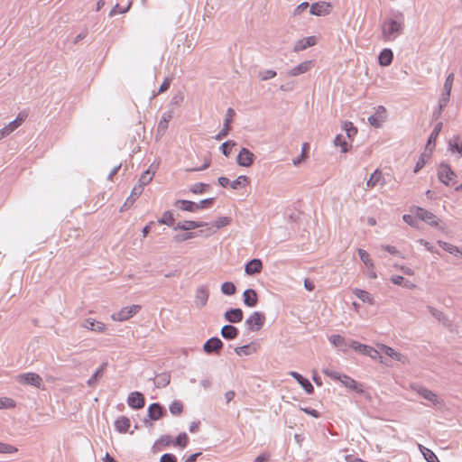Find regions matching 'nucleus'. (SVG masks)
Here are the masks:
<instances>
[{
    "label": "nucleus",
    "instance_id": "nucleus-5",
    "mask_svg": "<svg viewBox=\"0 0 462 462\" xmlns=\"http://www.w3.org/2000/svg\"><path fill=\"white\" fill-rule=\"evenodd\" d=\"M456 177L457 175L455 171L448 163H440L439 168L438 170V178L439 181H441L446 186H449L450 181L454 180Z\"/></svg>",
    "mask_w": 462,
    "mask_h": 462
},
{
    "label": "nucleus",
    "instance_id": "nucleus-9",
    "mask_svg": "<svg viewBox=\"0 0 462 462\" xmlns=\"http://www.w3.org/2000/svg\"><path fill=\"white\" fill-rule=\"evenodd\" d=\"M255 159V155L247 148H242L236 157V162L242 167H250Z\"/></svg>",
    "mask_w": 462,
    "mask_h": 462
},
{
    "label": "nucleus",
    "instance_id": "nucleus-30",
    "mask_svg": "<svg viewBox=\"0 0 462 462\" xmlns=\"http://www.w3.org/2000/svg\"><path fill=\"white\" fill-rule=\"evenodd\" d=\"M131 425L130 420L125 416H120L115 421V428L120 433H125L128 431Z\"/></svg>",
    "mask_w": 462,
    "mask_h": 462
},
{
    "label": "nucleus",
    "instance_id": "nucleus-56",
    "mask_svg": "<svg viewBox=\"0 0 462 462\" xmlns=\"http://www.w3.org/2000/svg\"><path fill=\"white\" fill-rule=\"evenodd\" d=\"M236 143L235 141H232V140H228V141H226L224 142L221 146H220V150L222 152V153L225 155V156H229L230 153H231V149L233 146H236Z\"/></svg>",
    "mask_w": 462,
    "mask_h": 462
},
{
    "label": "nucleus",
    "instance_id": "nucleus-51",
    "mask_svg": "<svg viewBox=\"0 0 462 462\" xmlns=\"http://www.w3.org/2000/svg\"><path fill=\"white\" fill-rule=\"evenodd\" d=\"M420 448L423 454L424 458L428 462H439L437 456L435 455V453L432 450H430V448H427L425 447H422V446H420Z\"/></svg>",
    "mask_w": 462,
    "mask_h": 462
},
{
    "label": "nucleus",
    "instance_id": "nucleus-10",
    "mask_svg": "<svg viewBox=\"0 0 462 462\" xmlns=\"http://www.w3.org/2000/svg\"><path fill=\"white\" fill-rule=\"evenodd\" d=\"M331 5L327 2H318L314 3L310 6V13L312 15L316 16H325L330 14L331 12Z\"/></svg>",
    "mask_w": 462,
    "mask_h": 462
},
{
    "label": "nucleus",
    "instance_id": "nucleus-46",
    "mask_svg": "<svg viewBox=\"0 0 462 462\" xmlns=\"http://www.w3.org/2000/svg\"><path fill=\"white\" fill-rule=\"evenodd\" d=\"M438 245L442 248L444 249L445 251L448 252L449 254H457L458 253H460V248L454 245H451L449 243H447V242H444V241H441V240H439L438 241Z\"/></svg>",
    "mask_w": 462,
    "mask_h": 462
},
{
    "label": "nucleus",
    "instance_id": "nucleus-39",
    "mask_svg": "<svg viewBox=\"0 0 462 462\" xmlns=\"http://www.w3.org/2000/svg\"><path fill=\"white\" fill-rule=\"evenodd\" d=\"M172 118V113L171 111H167L163 113L162 119L158 124V131L164 132L168 128V123Z\"/></svg>",
    "mask_w": 462,
    "mask_h": 462
},
{
    "label": "nucleus",
    "instance_id": "nucleus-29",
    "mask_svg": "<svg viewBox=\"0 0 462 462\" xmlns=\"http://www.w3.org/2000/svg\"><path fill=\"white\" fill-rule=\"evenodd\" d=\"M175 205L181 210L189 211V212H196L199 210V207L196 202L186 200V199H179L176 201Z\"/></svg>",
    "mask_w": 462,
    "mask_h": 462
},
{
    "label": "nucleus",
    "instance_id": "nucleus-52",
    "mask_svg": "<svg viewBox=\"0 0 462 462\" xmlns=\"http://www.w3.org/2000/svg\"><path fill=\"white\" fill-rule=\"evenodd\" d=\"M169 409L172 415L178 416L183 411V404L180 401H174L171 403Z\"/></svg>",
    "mask_w": 462,
    "mask_h": 462
},
{
    "label": "nucleus",
    "instance_id": "nucleus-2",
    "mask_svg": "<svg viewBox=\"0 0 462 462\" xmlns=\"http://www.w3.org/2000/svg\"><path fill=\"white\" fill-rule=\"evenodd\" d=\"M265 322V316L263 313L259 311H254L252 315H250L245 325L249 331H258L260 330Z\"/></svg>",
    "mask_w": 462,
    "mask_h": 462
},
{
    "label": "nucleus",
    "instance_id": "nucleus-8",
    "mask_svg": "<svg viewBox=\"0 0 462 462\" xmlns=\"http://www.w3.org/2000/svg\"><path fill=\"white\" fill-rule=\"evenodd\" d=\"M236 113L235 110L231 107H229L226 110V118L224 120L223 128L221 131L215 136L216 140H222L226 136L228 135L230 130H231V122L233 120V117L235 116Z\"/></svg>",
    "mask_w": 462,
    "mask_h": 462
},
{
    "label": "nucleus",
    "instance_id": "nucleus-12",
    "mask_svg": "<svg viewBox=\"0 0 462 462\" xmlns=\"http://www.w3.org/2000/svg\"><path fill=\"white\" fill-rule=\"evenodd\" d=\"M222 348L223 342L217 337L208 339L203 345V350L207 354H219Z\"/></svg>",
    "mask_w": 462,
    "mask_h": 462
},
{
    "label": "nucleus",
    "instance_id": "nucleus-62",
    "mask_svg": "<svg viewBox=\"0 0 462 462\" xmlns=\"http://www.w3.org/2000/svg\"><path fill=\"white\" fill-rule=\"evenodd\" d=\"M453 81H454V73H450L446 78L444 87H443V91L450 93L451 89H452Z\"/></svg>",
    "mask_w": 462,
    "mask_h": 462
},
{
    "label": "nucleus",
    "instance_id": "nucleus-24",
    "mask_svg": "<svg viewBox=\"0 0 462 462\" xmlns=\"http://www.w3.org/2000/svg\"><path fill=\"white\" fill-rule=\"evenodd\" d=\"M81 327L96 332H103L106 328L104 323L97 321L91 318L86 319Z\"/></svg>",
    "mask_w": 462,
    "mask_h": 462
},
{
    "label": "nucleus",
    "instance_id": "nucleus-36",
    "mask_svg": "<svg viewBox=\"0 0 462 462\" xmlns=\"http://www.w3.org/2000/svg\"><path fill=\"white\" fill-rule=\"evenodd\" d=\"M235 352L238 356H242V355L249 356V355H252L253 353L256 352V347H255L254 344H253V343L247 344V345H244L242 346L236 347Z\"/></svg>",
    "mask_w": 462,
    "mask_h": 462
},
{
    "label": "nucleus",
    "instance_id": "nucleus-38",
    "mask_svg": "<svg viewBox=\"0 0 462 462\" xmlns=\"http://www.w3.org/2000/svg\"><path fill=\"white\" fill-rule=\"evenodd\" d=\"M450 97V93L443 91L441 97L439 101V110L437 113H434V117H439L442 112V110L447 106Z\"/></svg>",
    "mask_w": 462,
    "mask_h": 462
},
{
    "label": "nucleus",
    "instance_id": "nucleus-48",
    "mask_svg": "<svg viewBox=\"0 0 462 462\" xmlns=\"http://www.w3.org/2000/svg\"><path fill=\"white\" fill-rule=\"evenodd\" d=\"M143 188H142V185H135L133 189H132V192L130 194V196L127 198L125 205H126L127 203H134V200L140 197V195L143 193Z\"/></svg>",
    "mask_w": 462,
    "mask_h": 462
},
{
    "label": "nucleus",
    "instance_id": "nucleus-53",
    "mask_svg": "<svg viewBox=\"0 0 462 462\" xmlns=\"http://www.w3.org/2000/svg\"><path fill=\"white\" fill-rule=\"evenodd\" d=\"M189 443V437L185 432L180 433L175 440L173 441V444L175 446H179L180 448H186Z\"/></svg>",
    "mask_w": 462,
    "mask_h": 462
},
{
    "label": "nucleus",
    "instance_id": "nucleus-20",
    "mask_svg": "<svg viewBox=\"0 0 462 462\" xmlns=\"http://www.w3.org/2000/svg\"><path fill=\"white\" fill-rule=\"evenodd\" d=\"M341 383L345 387H346V388H348V389H350V390H352V391H354V392H356L357 393L361 394V393H364L363 384L357 383L356 380H354L353 378H351L350 376H348L346 374H344V376L342 378V381H341Z\"/></svg>",
    "mask_w": 462,
    "mask_h": 462
},
{
    "label": "nucleus",
    "instance_id": "nucleus-50",
    "mask_svg": "<svg viewBox=\"0 0 462 462\" xmlns=\"http://www.w3.org/2000/svg\"><path fill=\"white\" fill-rule=\"evenodd\" d=\"M236 291L235 284L231 282H225L221 285V292L225 295H234Z\"/></svg>",
    "mask_w": 462,
    "mask_h": 462
},
{
    "label": "nucleus",
    "instance_id": "nucleus-33",
    "mask_svg": "<svg viewBox=\"0 0 462 462\" xmlns=\"http://www.w3.org/2000/svg\"><path fill=\"white\" fill-rule=\"evenodd\" d=\"M441 128H442V123L437 124L428 138L426 149H430V152L432 151V149L435 146L436 139L439 136V132L441 131Z\"/></svg>",
    "mask_w": 462,
    "mask_h": 462
},
{
    "label": "nucleus",
    "instance_id": "nucleus-18",
    "mask_svg": "<svg viewBox=\"0 0 462 462\" xmlns=\"http://www.w3.org/2000/svg\"><path fill=\"white\" fill-rule=\"evenodd\" d=\"M166 414V410L158 402H153L148 407V416L152 420H157Z\"/></svg>",
    "mask_w": 462,
    "mask_h": 462
},
{
    "label": "nucleus",
    "instance_id": "nucleus-34",
    "mask_svg": "<svg viewBox=\"0 0 462 462\" xmlns=\"http://www.w3.org/2000/svg\"><path fill=\"white\" fill-rule=\"evenodd\" d=\"M353 292L363 302H366V303H369L371 305L374 304V298L372 297V295L368 291L356 288V289H355L353 291Z\"/></svg>",
    "mask_w": 462,
    "mask_h": 462
},
{
    "label": "nucleus",
    "instance_id": "nucleus-49",
    "mask_svg": "<svg viewBox=\"0 0 462 462\" xmlns=\"http://www.w3.org/2000/svg\"><path fill=\"white\" fill-rule=\"evenodd\" d=\"M15 129H17L16 123H9L5 127L0 129V140L10 135Z\"/></svg>",
    "mask_w": 462,
    "mask_h": 462
},
{
    "label": "nucleus",
    "instance_id": "nucleus-42",
    "mask_svg": "<svg viewBox=\"0 0 462 462\" xmlns=\"http://www.w3.org/2000/svg\"><path fill=\"white\" fill-rule=\"evenodd\" d=\"M310 150V144L308 143H303L301 146V152L300 153V156L293 159L292 162L293 165L298 166L301 163L303 160H305L308 157V152Z\"/></svg>",
    "mask_w": 462,
    "mask_h": 462
},
{
    "label": "nucleus",
    "instance_id": "nucleus-32",
    "mask_svg": "<svg viewBox=\"0 0 462 462\" xmlns=\"http://www.w3.org/2000/svg\"><path fill=\"white\" fill-rule=\"evenodd\" d=\"M107 366V363H103L100 367L93 374V375L88 380L87 383L89 387H94L103 376L104 372Z\"/></svg>",
    "mask_w": 462,
    "mask_h": 462
},
{
    "label": "nucleus",
    "instance_id": "nucleus-60",
    "mask_svg": "<svg viewBox=\"0 0 462 462\" xmlns=\"http://www.w3.org/2000/svg\"><path fill=\"white\" fill-rule=\"evenodd\" d=\"M15 407V402L7 397H0V409H11Z\"/></svg>",
    "mask_w": 462,
    "mask_h": 462
},
{
    "label": "nucleus",
    "instance_id": "nucleus-35",
    "mask_svg": "<svg viewBox=\"0 0 462 462\" xmlns=\"http://www.w3.org/2000/svg\"><path fill=\"white\" fill-rule=\"evenodd\" d=\"M170 382H171V376L169 374H166V373L158 374L153 380L154 385L157 388H163V387L167 386L170 383Z\"/></svg>",
    "mask_w": 462,
    "mask_h": 462
},
{
    "label": "nucleus",
    "instance_id": "nucleus-28",
    "mask_svg": "<svg viewBox=\"0 0 462 462\" xmlns=\"http://www.w3.org/2000/svg\"><path fill=\"white\" fill-rule=\"evenodd\" d=\"M393 60V52L391 49H383L378 57V61L381 66H389Z\"/></svg>",
    "mask_w": 462,
    "mask_h": 462
},
{
    "label": "nucleus",
    "instance_id": "nucleus-11",
    "mask_svg": "<svg viewBox=\"0 0 462 462\" xmlns=\"http://www.w3.org/2000/svg\"><path fill=\"white\" fill-rule=\"evenodd\" d=\"M328 340L334 346L337 347L339 350H341L343 352H346L349 348H352V345H353L352 341L353 340H348V339L345 338L344 337H342L341 335H338V334L331 335L328 337Z\"/></svg>",
    "mask_w": 462,
    "mask_h": 462
},
{
    "label": "nucleus",
    "instance_id": "nucleus-3",
    "mask_svg": "<svg viewBox=\"0 0 462 462\" xmlns=\"http://www.w3.org/2000/svg\"><path fill=\"white\" fill-rule=\"evenodd\" d=\"M140 310L141 306L137 304L124 307L119 311L113 313L111 318L115 321H125L137 314Z\"/></svg>",
    "mask_w": 462,
    "mask_h": 462
},
{
    "label": "nucleus",
    "instance_id": "nucleus-59",
    "mask_svg": "<svg viewBox=\"0 0 462 462\" xmlns=\"http://www.w3.org/2000/svg\"><path fill=\"white\" fill-rule=\"evenodd\" d=\"M429 310L430 314L439 321H441L444 324L446 323V321H448V319L441 310H439L433 307H429Z\"/></svg>",
    "mask_w": 462,
    "mask_h": 462
},
{
    "label": "nucleus",
    "instance_id": "nucleus-23",
    "mask_svg": "<svg viewBox=\"0 0 462 462\" xmlns=\"http://www.w3.org/2000/svg\"><path fill=\"white\" fill-rule=\"evenodd\" d=\"M311 66H312V60L303 61L300 64H299L298 66L291 69L288 71V75L291 77H296V76L301 75L303 73L308 72L311 69Z\"/></svg>",
    "mask_w": 462,
    "mask_h": 462
},
{
    "label": "nucleus",
    "instance_id": "nucleus-44",
    "mask_svg": "<svg viewBox=\"0 0 462 462\" xmlns=\"http://www.w3.org/2000/svg\"><path fill=\"white\" fill-rule=\"evenodd\" d=\"M158 223L161 225H167L169 226H175L174 224V217L171 211H165L162 215V217L158 220Z\"/></svg>",
    "mask_w": 462,
    "mask_h": 462
},
{
    "label": "nucleus",
    "instance_id": "nucleus-47",
    "mask_svg": "<svg viewBox=\"0 0 462 462\" xmlns=\"http://www.w3.org/2000/svg\"><path fill=\"white\" fill-rule=\"evenodd\" d=\"M335 146H340L342 152H346L352 147L349 145L341 134H337L334 139Z\"/></svg>",
    "mask_w": 462,
    "mask_h": 462
},
{
    "label": "nucleus",
    "instance_id": "nucleus-61",
    "mask_svg": "<svg viewBox=\"0 0 462 462\" xmlns=\"http://www.w3.org/2000/svg\"><path fill=\"white\" fill-rule=\"evenodd\" d=\"M231 223V217H219L214 223L216 228H222Z\"/></svg>",
    "mask_w": 462,
    "mask_h": 462
},
{
    "label": "nucleus",
    "instance_id": "nucleus-55",
    "mask_svg": "<svg viewBox=\"0 0 462 462\" xmlns=\"http://www.w3.org/2000/svg\"><path fill=\"white\" fill-rule=\"evenodd\" d=\"M153 174L154 173H152L150 170H146L144 172H143V174L141 175L140 179H139V184L138 185H142V188L143 189V187L145 185H147L148 183L151 182V180H152L153 178Z\"/></svg>",
    "mask_w": 462,
    "mask_h": 462
},
{
    "label": "nucleus",
    "instance_id": "nucleus-17",
    "mask_svg": "<svg viewBox=\"0 0 462 462\" xmlns=\"http://www.w3.org/2000/svg\"><path fill=\"white\" fill-rule=\"evenodd\" d=\"M289 374L297 381L308 394H312L314 393V387L307 378L294 371H291Z\"/></svg>",
    "mask_w": 462,
    "mask_h": 462
},
{
    "label": "nucleus",
    "instance_id": "nucleus-4",
    "mask_svg": "<svg viewBox=\"0 0 462 462\" xmlns=\"http://www.w3.org/2000/svg\"><path fill=\"white\" fill-rule=\"evenodd\" d=\"M16 380L19 383L23 385H32L41 388L42 384V377L35 373H25L17 375Z\"/></svg>",
    "mask_w": 462,
    "mask_h": 462
},
{
    "label": "nucleus",
    "instance_id": "nucleus-15",
    "mask_svg": "<svg viewBox=\"0 0 462 462\" xmlns=\"http://www.w3.org/2000/svg\"><path fill=\"white\" fill-rule=\"evenodd\" d=\"M386 118V110L383 106L377 107L376 113L368 117V122L372 126L380 127Z\"/></svg>",
    "mask_w": 462,
    "mask_h": 462
},
{
    "label": "nucleus",
    "instance_id": "nucleus-25",
    "mask_svg": "<svg viewBox=\"0 0 462 462\" xmlns=\"http://www.w3.org/2000/svg\"><path fill=\"white\" fill-rule=\"evenodd\" d=\"M416 391L420 396H421L425 400H428L432 404H437L439 402L438 395L432 391L429 390L428 388L420 386L416 389Z\"/></svg>",
    "mask_w": 462,
    "mask_h": 462
},
{
    "label": "nucleus",
    "instance_id": "nucleus-14",
    "mask_svg": "<svg viewBox=\"0 0 462 462\" xmlns=\"http://www.w3.org/2000/svg\"><path fill=\"white\" fill-rule=\"evenodd\" d=\"M352 348L365 356H368L374 359L377 358L379 356V351L374 349V347L358 343L357 341H352Z\"/></svg>",
    "mask_w": 462,
    "mask_h": 462
},
{
    "label": "nucleus",
    "instance_id": "nucleus-21",
    "mask_svg": "<svg viewBox=\"0 0 462 462\" xmlns=\"http://www.w3.org/2000/svg\"><path fill=\"white\" fill-rule=\"evenodd\" d=\"M224 317L230 323H238L242 321L244 313L239 308L229 309L225 312Z\"/></svg>",
    "mask_w": 462,
    "mask_h": 462
},
{
    "label": "nucleus",
    "instance_id": "nucleus-22",
    "mask_svg": "<svg viewBox=\"0 0 462 462\" xmlns=\"http://www.w3.org/2000/svg\"><path fill=\"white\" fill-rule=\"evenodd\" d=\"M243 300L245 306L247 307H254L258 302V295L255 290L254 289H246L243 293Z\"/></svg>",
    "mask_w": 462,
    "mask_h": 462
},
{
    "label": "nucleus",
    "instance_id": "nucleus-13",
    "mask_svg": "<svg viewBox=\"0 0 462 462\" xmlns=\"http://www.w3.org/2000/svg\"><path fill=\"white\" fill-rule=\"evenodd\" d=\"M127 404L135 410H139L144 407L145 399L143 393L140 392H133L127 398Z\"/></svg>",
    "mask_w": 462,
    "mask_h": 462
},
{
    "label": "nucleus",
    "instance_id": "nucleus-63",
    "mask_svg": "<svg viewBox=\"0 0 462 462\" xmlns=\"http://www.w3.org/2000/svg\"><path fill=\"white\" fill-rule=\"evenodd\" d=\"M276 71L275 70H273V69H267V70H264L263 72H260L259 73V78L261 80L264 81V80H268L270 79H273L276 76Z\"/></svg>",
    "mask_w": 462,
    "mask_h": 462
},
{
    "label": "nucleus",
    "instance_id": "nucleus-45",
    "mask_svg": "<svg viewBox=\"0 0 462 462\" xmlns=\"http://www.w3.org/2000/svg\"><path fill=\"white\" fill-rule=\"evenodd\" d=\"M198 236V233L197 232H186V233H182V234H177L173 236V241L176 242V243H181V242H184L186 240H189V239H192V238H195Z\"/></svg>",
    "mask_w": 462,
    "mask_h": 462
},
{
    "label": "nucleus",
    "instance_id": "nucleus-31",
    "mask_svg": "<svg viewBox=\"0 0 462 462\" xmlns=\"http://www.w3.org/2000/svg\"><path fill=\"white\" fill-rule=\"evenodd\" d=\"M448 150L453 153H458L462 156V142L460 136L455 135L448 141Z\"/></svg>",
    "mask_w": 462,
    "mask_h": 462
},
{
    "label": "nucleus",
    "instance_id": "nucleus-27",
    "mask_svg": "<svg viewBox=\"0 0 462 462\" xmlns=\"http://www.w3.org/2000/svg\"><path fill=\"white\" fill-rule=\"evenodd\" d=\"M239 330L233 325H225L221 328V336L227 340H233L237 337Z\"/></svg>",
    "mask_w": 462,
    "mask_h": 462
},
{
    "label": "nucleus",
    "instance_id": "nucleus-7",
    "mask_svg": "<svg viewBox=\"0 0 462 462\" xmlns=\"http://www.w3.org/2000/svg\"><path fill=\"white\" fill-rule=\"evenodd\" d=\"M415 216L417 218L422 220L431 226H439V219L437 217V216L425 208L417 207L415 209Z\"/></svg>",
    "mask_w": 462,
    "mask_h": 462
},
{
    "label": "nucleus",
    "instance_id": "nucleus-57",
    "mask_svg": "<svg viewBox=\"0 0 462 462\" xmlns=\"http://www.w3.org/2000/svg\"><path fill=\"white\" fill-rule=\"evenodd\" d=\"M357 252H358V255H359L360 259L368 268L374 267V263L370 259V255L365 250L360 248V249H358Z\"/></svg>",
    "mask_w": 462,
    "mask_h": 462
},
{
    "label": "nucleus",
    "instance_id": "nucleus-19",
    "mask_svg": "<svg viewBox=\"0 0 462 462\" xmlns=\"http://www.w3.org/2000/svg\"><path fill=\"white\" fill-rule=\"evenodd\" d=\"M263 270V263L258 258L250 260L245 267V272L247 275H254L260 273Z\"/></svg>",
    "mask_w": 462,
    "mask_h": 462
},
{
    "label": "nucleus",
    "instance_id": "nucleus-54",
    "mask_svg": "<svg viewBox=\"0 0 462 462\" xmlns=\"http://www.w3.org/2000/svg\"><path fill=\"white\" fill-rule=\"evenodd\" d=\"M209 188V185L208 184H206V183H202V182H198V183H195L193 184L190 188H189V190L190 192H192L193 194H202L204 193L207 189Z\"/></svg>",
    "mask_w": 462,
    "mask_h": 462
},
{
    "label": "nucleus",
    "instance_id": "nucleus-64",
    "mask_svg": "<svg viewBox=\"0 0 462 462\" xmlns=\"http://www.w3.org/2000/svg\"><path fill=\"white\" fill-rule=\"evenodd\" d=\"M160 462H177V457L171 453H165L161 457Z\"/></svg>",
    "mask_w": 462,
    "mask_h": 462
},
{
    "label": "nucleus",
    "instance_id": "nucleus-41",
    "mask_svg": "<svg viewBox=\"0 0 462 462\" xmlns=\"http://www.w3.org/2000/svg\"><path fill=\"white\" fill-rule=\"evenodd\" d=\"M250 180L249 178L245 175H240L238 176L235 180H233L230 184V187L233 189H237L240 187H245L247 184H249Z\"/></svg>",
    "mask_w": 462,
    "mask_h": 462
},
{
    "label": "nucleus",
    "instance_id": "nucleus-40",
    "mask_svg": "<svg viewBox=\"0 0 462 462\" xmlns=\"http://www.w3.org/2000/svg\"><path fill=\"white\" fill-rule=\"evenodd\" d=\"M342 129L346 132L349 139H352L357 134V128L349 121H344L342 123Z\"/></svg>",
    "mask_w": 462,
    "mask_h": 462
},
{
    "label": "nucleus",
    "instance_id": "nucleus-16",
    "mask_svg": "<svg viewBox=\"0 0 462 462\" xmlns=\"http://www.w3.org/2000/svg\"><path fill=\"white\" fill-rule=\"evenodd\" d=\"M208 223L206 222H198L193 220H186L183 222H178L175 226H173L174 230H183V231H190L199 227L206 226Z\"/></svg>",
    "mask_w": 462,
    "mask_h": 462
},
{
    "label": "nucleus",
    "instance_id": "nucleus-1",
    "mask_svg": "<svg viewBox=\"0 0 462 462\" xmlns=\"http://www.w3.org/2000/svg\"><path fill=\"white\" fill-rule=\"evenodd\" d=\"M401 21L394 19H385L382 23V34L385 41L395 40L403 32V15L399 13Z\"/></svg>",
    "mask_w": 462,
    "mask_h": 462
},
{
    "label": "nucleus",
    "instance_id": "nucleus-37",
    "mask_svg": "<svg viewBox=\"0 0 462 462\" xmlns=\"http://www.w3.org/2000/svg\"><path fill=\"white\" fill-rule=\"evenodd\" d=\"M391 281L395 285H400L407 289H411L415 287V284L410 282L409 280H405L401 275H393L391 277Z\"/></svg>",
    "mask_w": 462,
    "mask_h": 462
},
{
    "label": "nucleus",
    "instance_id": "nucleus-58",
    "mask_svg": "<svg viewBox=\"0 0 462 462\" xmlns=\"http://www.w3.org/2000/svg\"><path fill=\"white\" fill-rule=\"evenodd\" d=\"M132 1H129L125 8H122L119 4H116L110 11L109 16H114L116 14H125L130 9Z\"/></svg>",
    "mask_w": 462,
    "mask_h": 462
},
{
    "label": "nucleus",
    "instance_id": "nucleus-26",
    "mask_svg": "<svg viewBox=\"0 0 462 462\" xmlns=\"http://www.w3.org/2000/svg\"><path fill=\"white\" fill-rule=\"evenodd\" d=\"M316 44V38L314 36L306 37L299 40L293 48V51L298 52Z\"/></svg>",
    "mask_w": 462,
    "mask_h": 462
},
{
    "label": "nucleus",
    "instance_id": "nucleus-43",
    "mask_svg": "<svg viewBox=\"0 0 462 462\" xmlns=\"http://www.w3.org/2000/svg\"><path fill=\"white\" fill-rule=\"evenodd\" d=\"M382 179V172L379 170L374 171V173L370 176L369 180L366 181V187L368 189L374 188Z\"/></svg>",
    "mask_w": 462,
    "mask_h": 462
},
{
    "label": "nucleus",
    "instance_id": "nucleus-6",
    "mask_svg": "<svg viewBox=\"0 0 462 462\" xmlns=\"http://www.w3.org/2000/svg\"><path fill=\"white\" fill-rule=\"evenodd\" d=\"M209 298V287L207 284L200 285L197 288L194 298V304L198 309L206 306Z\"/></svg>",
    "mask_w": 462,
    "mask_h": 462
}]
</instances>
